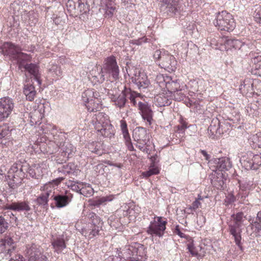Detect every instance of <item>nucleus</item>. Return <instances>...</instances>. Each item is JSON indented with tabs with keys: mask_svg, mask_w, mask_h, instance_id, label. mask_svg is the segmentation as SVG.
I'll use <instances>...</instances> for the list:
<instances>
[{
	"mask_svg": "<svg viewBox=\"0 0 261 261\" xmlns=\"http://www.w3.org/2000/svg\"><path fill=\"white\" fill-rule=\"evenodd\" d=\"M44 133L48 135L49 141L56 144L55 150L60 149L64 156L69 158L75 151V148L68 141H66L65 134L57 130L56 126L50 124L46 125L43 129Z\"/></svg>",
	"mask_w": 261,
	"mask_h": 261,
	"instance_id": "nucleus-1",
	"label": "nucleus"
},
{
	"mask_svg": "<svg viewBox=\"0 0 261 261\" xmlns=\"http://www.w3.org/2000/svg\"><path fill=\"white\" fill-rule=\"evenodd\" d=\"M47 171L46 165L43 163L34 164L29 167L22 166L20 164H14L9 170L8 176L9 177H11L13 178L14 181H15L14 179H16V181H18L19 179H21L24 177L26 172L32 177L38 179Z\"/></svg>",
	"mask_w": 261,
	"mask_h": 261,
	"instance_id": "nucleus-2",
	"label": "nucleus"
},
{
	"mask_svg": "<svg viewBox=\"0 0 261 261\" xmlns=\"http://www.w3.org/2000/svg\"><path fill=\"white\" fill-rule=\"evenodd\" d=\"M126 261H144L146 259V251L144 246L139 243L125 246L118 253Z\"/></svg>",
	"mask_w": 261,
	"mask_h": 261,
	"instance_id": "nucleus-3",
	"label": "nucleus"
},
{
	"mask_svg": "<svg viewBox=\"0 0 261 261\" xmlns=\"http://www.w3.org/2000/svg\"><path fill=\"white\" fill-rule=\"evenodd\" d=\"M91 122L95 129L103 137L111 138L114 135L113 127L105 114L101 112L96 114L93 116Z\"/></svg>",
	"mask_w": 261,
	"mask_h": 261,
	"instance_id": "nucleus-4",
	"label": "nucleus"
},
{
	"mask_svg": "<svg viewBox=\"0 0 261 261\" xmlns=\"http://www.w3.org/2000/svg\"><path fill=\"white\" fill-rule=\"evenodd\" d=\"M211 45L213 48L221 51L228 50L232 48L235 49H246L247 45L241 40L228 37L213 38L211 40Z\"/></svg>",
	"mask_w": 261,
	"mask_h": 261,
	"instance_id": "nucleus-5",
	"label": "nucleus"
},
{
	"mask_svg": "<svg viewBox=\"0 0 261 261\" xmlns=\"http://www.w3.org/2000/svg\"><path fill=\"white\" fill-rule=\"evenodd\" d=\"M87 216L91 222L82 229V233L89 239H91L98 236L99 231L102 228L103 222L93 212H89Z\"/></svg>",
	"mask_w": 261,
	"mask_h": 261,
	"instance_id": "nucleus-6",
	"label": "nucleus"
},
{
	"mask_svg": "<svg viewBox=\"0 0 261 261\" xmlns=\"http://www.w3.org/2000/svg\"><path fill=\"white\" fill-rule=\"evenodd\" d=\"M1 49L2 54L4 55L9 56L16 60L20 67L22 66L23 61L28 60L29 59L28 55L22 53L21 48L18 46L15 45L12 43H4Z\"/></svg>",
	"mask_w": 261,
	"mask_h": 261,
	"instance_id": "nucleus-7",
	"label": "nucleus"
},
{
	"mask_svg": "<svg viewBox=\"0 0 261 261\" xmlns=\"http://www.w3.org/2000/svg\"><path fill=\"white\" fill-rule=\"evenodd\" d=\"M214 24L219 30L227 32L233 31L236 27L232 15L225 11L217 14Z\"/></svg>",
	"mask_w": 261,
	"mask_h": 261,
	"instance_id": "nucleus-8",
	"label": "nucleus"
},
{
	"mask_svg": "<svg viewBox=\"0 0 261 261\" xmlns=\"http://www.w3.org/2000/svg\"><path fill=\"white\" fill-rule=\"evenodd\" d=\"M156 84L164 92H168L169 94H172L179 89L180 86L177 80H172L169 76L159 74L155 79Z\"/></svg>",
	"mask_w": 261,
	"mask_h": 261,
	"instance_id": "nucleus-9",
	"label": "nucleus"
},
{
	"mask_svg": "<svg viewBox=\"0 0 261 261\" xmlns=\"http://www.w3.org/2000/svg\"><path fill=\"white\" fill-rule=\"evenodd\" d=\"M98 93L94 92L92 89L85 91L82 95L83 101L89 112H95L98 110L101 107L99 105V100L97 98Z\"/></svg>",
	"mask_w": 261,
	"mask_h": 261,
	"instance_id": "nucleus-10",
	"label": "nucleus"
},
{
	"mask_svg": "<svg viewBox=\"0 0 261 261\" xmlns=\"http://www.w3.org/2000/svg\"><path fill=\"white\" fill-rule=\"evenodd\" d=\"M167 221L165 218L162 217L155 216L154 220L151 221L147 229L148 234L162 237L164 233V231L166 228V224Z\"/></svg>",
	"mask_w": 261,
	"mask_h": 261,
	"instance_id": "nucleus-11",
	"label": "nucleus"
},
{
	"mask_svg": "<svg viewBox=\"0 0 261 261\" xmlns=\"http://www.w3.org/2000/svg\"><path fill=\"white\" fill-rule=\"evenodd\" d=\"M102 67L109 80H116L118 79L119 69L114 56H111L106 58Z\"/></svg>",
	"mask_w": 261,
	"mask_h": 261,
	"instance_id": "nucleus-12",
	"label": "nucleus"
},
{
	"mask_svg": "<svg viewBox=\"0 0 261 261\" xmlns=\"http://www.w3.org/2000/svg\"><path fill=\"white\" fill-rule=\"evenodd\" d=\"M240 163L246 170H257L261 165V153L254 154L248 152L241 158Z\"/></svg>",
	"mask_w": 261,
	"mask_h": 261,
	"instance_id": "nucleus-13",
	"label": "nucleus"
},
{
	"mask_svg": "<svg viewBox=\"0 0 261 261\" xmlns=\"http://www.w3.org/2000/svg\"><path fill=\"white\" fill-rule=\"evenodd\" d=\"M43 249L35 244L26 246L25 254L29 261H46L47 258L43 253Z\"/></svg>",
	"mask_w": 261,
	"mask_h": 261,
	"instance_id": "nucleus-14",
	"label": "nucleus"
},
{
	"mask_svg": "<svg viewBox=\"0 0 261 261\" xmlns=\"http://www.w3.org/2000/svg\"><path fill=\"white\" fill-rule=\"evenodd\" d=\"M126 89L127 87L124 86L122 90L114 89L108 92V95L111 101L114 102L116 107L119 109H122L125 106L127 101L126 94L125 93Z\"/></svg>",
	"mask_w": 261,
	"mask_h": 261,
	"instance_id": "nucleus-15",
	"label": "nucleus"
},
{
	"mask_svg": "<svg viewBox=\"0 0 261 261\" xmlns=\"http://www.w3.org/2000/svg\"><path fill=\"white\" fill-rule=\"evenodd\" d=\"M135 72L134 73H132L130 70L129 75L131 76L132 82L137 86L138 88L141 91L144 92L145 89L149 87L150 82L144 72L137 71L136 69H135Z\"/></svg>",
	"mask_w": 261,
	"mask_h": 261,
	"instance_id": "nucleus-16",
	"label": "nucleus"
},
{
	"mask_svg": "<svg viewBox=\"0 0 261 261\" xmlns=\"http://www.w3.org/2000/svg\"><path fill=\"white\" fill-rule=\"evenodd\" d=\"M210 168L216 172L217 171H223L229 170L232 167L230 159L227 157L215 159L209 162Z\"/></svg>",
	"mask_w": 261,
	"mask_h": 261,
	"instance_id": "nucleus-17",
	"label": "nucleus"
},
{
	"mask_svg": "<svg viewBox=\"0 0 261 261\" xmlns=\"http://www.w3.org/2000/svg\"><path fill=\"white\" fill-rule=\"evenodd\" d=\"M13 108L14 102L12 98L9 97L0 98V122L8 117Z\"/></svg>",
	"mask_w": 261,
	"mask_h": 261,
	"instance_id": "nucleus-18",
	"label": "nucleus"
},
{
	"mask_svg": "<svg viewBox=\"0 0 261 261\" xmlns=\"http://www.w3.org/2000/svg\"><path fill=\"white\" fill-rule=\"evenodd\" d=\"M181 0H163L162 9L168 16H173L180 10Z\"/></svg>",
	"mask_w": 261,
	"mask_h": 261,
	"instance_id": "nucleus-19",
	"label": "nucleus"
},
{
	"mask_svg": "<svg viewBox=\"0 0 261 261\" xmlns=\"http://www.w3.org/2000/svg\"><path fill=\"white\" fill-rule=\"evenodd\" d=\"M89 78L94 84L102 83L106 80L109 79L104 72L101 66H95L90 72Z\"/></svg>",
	"mask_w": 261,
	"mask_h": 261,
	"instance_id": "nucleus-20",
	"label": "nucleus"
},
{
	"mask_svg": "<svg viewBox=\"0 0 261 261\" xmlns=\"http://www.w3.org/2000/svg\"><path fill=\"white\" fill-rule=\"evenodd\" d=\"M177 61L174 57L169 54L167 51L162 57V61L159 62L161 68L165 69L168 72L174 71L176 69Z\"/></svg>",
	"mask_w": 261,
	"mask_h": 261,
	"instance_id": "nucleus-21",
	"label": "nucleus"
},
{
	"mask_svg": "<svg viewBox=\"0 0 261 261\" xmlns=\"http://www.w3.org/2000/svg\"><path fill=\"white\" fill-rule=\"evenodd\" d=\"M138 106L141 111L142 117L145 122L146 125L150 126L154 121L152 118L153 112L150 106L140 101L138 103Z\"/></svg>",
	"mask_w": 261,
	"mask_h": 261,
	"instance_id": "nucleus-22",
	"label": "nucleus"
},
{
	"mask_svg": "<svg viewBox=\"0 0 261 261\" xmlns=\"http://www.w3.org/2000/svg\"><path fill=\"white\" fill-rule=\"evenodd\" d=\"M222 125L217 118H213L208 128V135L210 137L215 139L223 134Z\"/></svg>",
	"mask_w": 261,
	"mask_h": 261,
	"instance_id": "nucleus-23",
	"label": "nucleus"
},
{
	"mask_svg": "<svg viewBox=\"0 0 261 261\" xmlns=\"http://www.w3.org/2000/svg\"><path fill=\"white\" fill-rule=\"evenodd\" d=\"M55 201V205L58 208H62L68 205L71 201L73 195L70 193L66 192L65 194L53 195L51 196Z\"/></svg>",
	"mask_w": 261,
	"mask_h": 261,
	"instance_id": "nucleus-24",
	"label": "nucleus"
},
{
	"mask_svg": "<svg viewBox=\"0 0 261 261\" xmlns=\"http://www.w3.org/2000/svg\"><path fill=\"white\" fill-rule=\"evenodd\" d=\"M242 226L240 224H233L230 223L228 224V229L230 233L232 236L236 244L242 250V247L241 244V233L242 232Z\"/></svg>",
	"mask_w": 261,
	"mask_h": 261,
	"instance_id": "nucleus-25",
	"label": "nucleus"
},
{
	"mask_svg": "<svg viewBox=\"0 0 261 261\" xmlns=\"http://www.w3.org/2000/svg\"><path fill=\"white\" fill-rule=\"evenodd\" d=\"M4 210H10L17 212H29L31 207L27 201H18L7 204L4 206Z\"/></svg>",
	"mask_w": 261,
	"mask_h": 261,
	"instance_id": "nucleus-26",
	"label": "nucleus"
},
{
	"mask_svg": "<svg viewBox=\"0 0 261 261\" xmlns=\"http://www.w3.org/2000/svg\"><path fill=\"white\" fill-rule=\"evenodd\" d=\"M15 242L9 236H6L2 240L1 247L2 250L7 255L11 256L15 250Z\"/></svg>",
	"mask_w": 261,
	"mask_h": 261,
	"instance_id": "nucleus-27",
	"label": "nucleus"
},
{
	"mask_svg": "<svg viewBox=\"0 0 261 261\" xmlns=\"http://www.w3.org/2000/svg\"><path fill=\"white\" fill-rule=\"evenodd\" d=\"M64 179V177H60L55 179L49 181L48 183L44 184L43 186L41 187L40 190L43 191L42 193L44 195L47 194V196L54 195L55 187L57 186L61 181Z\"/></svg>",
	"mask_w": 261,
	"mask_h": 261,
	"instance_id": "nucleus-28",
	"label": "nucleus"
},
{
	"mask_svg": "<svg viewBox=\"0 0 261 261\" xmlns=\"http://www.w3.org/2000/svg\"><path fill=\"white\" fill-rule=\"evenodd\" d=\"M51 245L55 252L57 253L63 252L66 248L65 237L64 235H59L53 239Z\"/></svg>",
	"mask_w": 261,
	"mask_h": 261,
	"instance_id": "nucleus-29",
	"label": "nucleus"
},
{
	"mask_svg": "<svg viewBox=\"0 0 261 261\" xmlns=\"http://www.w3.org/2000/svg\"><path fill=\"white\" fill-rule=\"evenodd\" d=\"M154 103L158 107L168 106L171 103V98L167 92H164L156 95L154 98Z\"/></svg>",
	"mask_w": 261,
	"mask_h": 261,
	"instance_id": "nucleus-30",
	"label": "nucleus"
},
{
	"mask_svg": "<svg viewBox=\"0 0 261 261\" xmlns=\"http://www.w3.org/2000/svg\"><path fill=\"white\" fill-rule=\"evenodd\" d=\"M211 179L213 186L218 190H224L226 187V178L222 172L216 173Z\"/></svg>",
	"mask_w": 261,
	"mask_h": 261,
	"instance_id": "nucleus-31",
	"label": "nucleus"
},
{
	"mask_svg": "<svg viewBox=\"0 0 261 261\" xmlns=\"http://www.w3.org/2000/svg\"><path fill=\"white\" fill-rule=\"evenodd\" d=\"M133 138L135 141L148 142L149 135L147 130L143 127H137L133 131Z\"/></svg>",
	"mask_w": 261,
	"mask_h": 261,
	"instance_id": "nucleus-32",
	"label": "nucleus"
},
{
	"mask_svg": "<svg viewBox=\"0 0 261 261\" xmlns=\"http://www.w3.org/2000/svg\"><path fill=\"white\" fill-rule=\"evenodd\" d=\"M20 68V67L19 66ZM23 67L31 75H32L34 80L38 83L39 85H41V82L40 80V75L39 72V67L35 64H27L23 66V63L22 66L20 68Z\"/></svg>",
	"mask_w": 261,
	"mask_h": 261,
	"instance_id": "nucleus-33",
	"label": "nucleus"
},
{
	"mask_svg": "<svg viewBox=\"0 0 261 261\" xmlns=\"http://www.w3.org/2000/svg\"><path fill=\"white\" fill-rule=\"evenodd\" d=\"M120 123L121 130L127 148L129 150L133 151L134 150V148L131 142L130 137L128 133L127 123L126 121L123 119L120 120Z\"/></svg>",
	"mask_w": 261,
	"mask_h": 261,
	"instance_id": "nucleus-34",
	"label": "nucleus"
},
{
	"mask_svg": "<svg viewBox=\"0 0 261 261\" xmlns=\"http://www.w3.org/2000/svg\"><path fill=\"white\" fill-rule=\"evenodd\" d=\"M59 171L72 176H76L80 172L77 166L72 163H69L63 165L61 168H59Z\"/></svg>",
	"mask_w": 261,
	"mask_h": 261,
	"instance_id": "nucleus-35",
	"label": "nucleus"
},
{
	"mask_svg": "<svg viewBox=\"0 0 261 261\" xmlns=\"http://www.w3.org/2000/svg\"><path fill=\"white\" fill-rule=\"evenodd\" d=\"M240 90L243 94L250 93V94L255 93L254 89V80L248 79L244 80L243 84L240 86Z\"/></svg>",
	"mask_w": 261,
	"mask_h": 261,
	"instance_id": "nucleus-36",
	"label": "nucleus"
},
{
	"mask_svg": "<svg viewBox=\"0 0 261 261\" xmlns=\"http://www.w3.org/2000/svg\"><path fill=\"white\" fill-rule=\"evenodd\" d=\"M23 92L26 99L30 101L34 99L37 94L35 87L32 84H30L24 85Z\"/></svg>",
	"mask_w": 261,
	"mask_h": 261,
	"instance_id": "nucleus-37",
	"label": "nucleus"
},
{
	"mask_svg": "<svg viewBox=\"0 0 261 261\" xmlns=\"http://www.w3.org/2000/svg\"><path fill=\"white\" fill-rule=\"evenodd\" d=\"M29 118L31 125H39L41 123L43 115L41 114L39 111L36 110L29 114Z\"/></svg>",
	"mask_w": 261,
	"mask_h": 261,
	"instance_id": "nucleus-38",
	"label": "nucleus"
},
{
	"mask_svg": "<svg viewBox=\"0 0 261 261\" xmlns=\"http://www.w3.org/2000/svg\"><path fill=\"white\" fill-rule=\"evenodd\" d=\"M249 229L252 230V232L250 234L251 235L253 234V235L256 237L261 236V223L257 221L256 220L254 222H252L248 226V232L249 231Z\"/></svg>",
	"mask_w": 261,
	"mask_h": 261,
	"instance_id": "nucleus-39",
	"label": "nucleus"
},
{
	"mask_svg": "<svg viewBox=\"0 0 261 261\" xmlns=\"http://www.w3.org/2000/svg\"><path fill=\"white\" fill-rule=\"evenodd\" d=\"M188 249L189 251L193 256H197L203 255L204 251L203 250L202 246L199 245L195 246L193 243L189 244L188 245Z\"/></svg>",
	"mask_w": 261,
	"mask_h": 261,
	"instance_id": "nucleus-40",
	"label": "nucleus"
},
{
	"mask_svg": "<svg viewBox=\"0 0 261 261\" xmlns=\"http://www.w3.org/2000/svg\"><path fill=\"white\" fill-rule=\"evenodd\" d=\"M251 14L256 22L261 23L260 5H256L252 7L251 9Z\"/></svg>",
	"mask_w": 261,
	"mask_h": 261,
	"instance_id": "nucleus-41",
	"label": "nucleus"
},
{
	"mask_svg": "<svg viewBox=\"0 0 261 261\" xmlns=\"http://www.w3.org/2000/svg\"><path fill=\"white\" fill-rule=\"evenodd\" d=\"M80 194L87 197L91 196L93 194V189L90 184L83 182Z\"/></svg>",
	"mask_w": 261,
	"mask_h": 261,
	"instance_id": "nucleus-42",
	"label": "nucleus"
},
{
	"mask_svg": "<svg viewBox=\"0 0 261 261\" xmlns=\"http://www.w3.org/2000/svg\"><path fill=\"white\" fill-rule=\"evenodd\" d=\"M243 218L244 214L242 212L238 213L236 215L233 214L231 216L232 219L230 223L240 224V225L243 226Z\"/></svg>",
	"mask_w": 261,
	"mask_h": 261,
	"instance_id": "nucleus-43",
	"label": "nucleus"
},
{
	"mask_svg": "<svg viewBox=\"0 0 261 261\" xmlns=\"http://www.w3.org/2000/svg\"><path fill=\"white\" fill-rule=\"evenodd\" d=\"M48 198L49 197L47 196V194L44 195L42 193L36 199V202L38 205L42 206L43 207H46L48 206Z\"/></svg>",
	"mask_w": 261,
	"mask_h": 261,
	"instance_id": "nucleus-44",
	"label": "nucleus"
},
{
	"mask_svg": "<svg viewBox=\"0 0 261 261\" xmlns=\"http://www.w3.org/2000/svg\"><path fill=\"white\" fill-rule=\"evenodd\" d=\"M89 149L91 152L95 153V154L100 155L103 153V150L100 143L95 142L91 144L89 147Z\"/></svg>",
	"mask_w": 261,
	"mask_h": 261,
	"instance_id": "nucleus-45",
	"label": "nucleus"
},
{
	"mask_svg": "<svg viewBox=\"0 0 261 261\" xmlns=\"http://www.w3.org/2000/svg\"><path fill=\"white\" fill-rule=\"evenodd\" d=\"M187 124L186 122H184L181 124V125H178L176 127V129L175 130V133L179 135V136H177L176 135V137L178 138L182 137L185 130L188 128Z\"/></svg>",
	"mask_w": 261,
	"mask_h": 261,
	"instance_id": "nucleus-46",
	"label": "nucleus"
},
{
	"mask_svg": "<svg viewBox=\"0 0 261 261\" xmlns=\"http://www.w3.org/2000/svg\"><path fill=\"white\" fill-rule=\"evenodd\" d=\"M125 93L126 94V98H129L133 105L135 106L137 104L136 97H137L138 94L134 91H132L131 89L128 87H127L126 91H125Z\"/></svg>",
	"mask_w": 261,
	"mask_h": 261,
	"instance_id": "nucleus-47",
	"label": "nucleus"
},
{
	"mask_svg": "<svg viewBox=\"0 0 261 261\" xmlns=\"http://www.w3.org/2000/svg\"><path fill=\"white\" fill-rule=\"evenodd\" d=\"M170 97L171 98H173L176 101L182 100L185 97V95L181 92L180 89H178L176 92H173L172 94H170Z\"/></svg>",
	"mask_w": 261,
	"mask_h": 261,
	"instance_id": "nucleus-48",
	"label": "nucleus"
},
{
	"mask_svg": "<svg viewBox=\"0 0 261 261\" xmlns=\"http://www.w3.org/2000/svg\"><path fill=\"white\" fill-rule=\"evenodd\" d=\"M11 130L8 124L0 126V139L10 135Z\"/></svg>",
	"mask_w": 261,
	"mask_h": 261,
	"instance_id": "nucleus-49",
	"label": "nucleus"
},
{
	"mask_svg": "<svg viewBox=\"0 0 261 261\" xmlns=\"http://www.w3.org/2000/svg\"><path fill=\"white\" fill-rule=\"evenodd\" d=\"M49 70L50 73L54 77L60 76L62 75L61 68L57 65H52Z\"/></svg>",
	"mask_w": 261,
	"mask_h": 261,
	"instance_id": "nucleus-50",
	"label": "nucleus"
},
{
	"mask_svg": "<svg viewBox=\"0 0 261 261\" xmlns=\"http://www.w3.org/2000/svg\"><path fill=\"white\" fill-rule=\"evenodd\" d=\"M115 11V7L112 4H107L105 9V15L106 16L111 17Z\"/></svg>",
	"mask_w": 261,
	"mask_h": 261,
	"instance_id": "nucleus-51",
	"label": "nucleus"
},
{
	"mask_svg": "<svg viewBox=\"0 0 261 261\" xmlns=\"http://www.w3.org/2000/svg\"><path fill=\"white\" fill-rule=\"evenodd\" d=\"M8 223L5 219V218L1 216H0V233L4 232L8 228Z\"/></svg>",
	"mask_w": 261,
	"mask_h": 261,
	"instance_id": "nucleus-52",
	"label": "nucleus"
},
{
	"mask_svg": "<svg viewBox=\"0 0 261 261\" xmlns=\"http://www.w3.org/2000/svg\"><path fill=\"white\" fill-rule=\"evenodd\" d=\"M137 144L136 145V147H137L140 150L146 153H149V150L146 146L147 142H144L141 141H136Z\"/></svg>",
	"mask_w": 261,
	"mask_h": 261,
	"instance_id": "nucleus-53",
	"label": "nucleus"
},
{
	"mask_svg": "<svg viewBox=\"0 0 261 261\" xmlns=\"http://www.w3.org/2000/svg\"><path fill=\"white\" fill-rule=\"evenodd\" d=\"M83 185V182H74L71 184L70 187L73 191L80 193Z\"/></svg>",
	"mask_w": 261,
	"mask_h": 261,
	"instance_id": "nucleus-54",
	"label": "nucleus"
},
{
	"mask_svg": "<svg viewBox=\"0 0 261 261\" xmlns=\"http://www.w3.org/2000/svg\"><path fill=\"white\" fill-rule=\"evenodd\" d=\"M248 191H243V192L242 191L240 190V191L237 195L238 199L241 202L243 203H245L244 201L245 200V198L248 196Z\"/></svg>",
	"mask_w": 261,
	"mask_h": 261,
	"instance_id": "nucleus-55",
	"label": "nucleus"
},
{
	"mask_svg": "<svg viewBox=\"0 0 261 261\" xmlns=\"http://www.w3.org/2000/svg\"><path fill=\"white\" fill-rule=\"evenodd\" d=\"M254 89L257 94L261 95V81L260 80H254Z\"/></svg>",
	"mask_w": 261,
	"mask_h": 261,
	"instance_id": "nucleus-56",
	"label": "nucleus"
},
{
	"mask_svg": "<svg viewBox=\"0 0 261 261\" xmlns=\"http://www.w3.org/2000/svg\"><path fill=\"white\" fill-rule=\"evenodd\" d=\"M166 51L163 50H156L153 54V58L154 59L159 60L160 62L162 61V57L166 54Z\"/></svg>",
	"mask_w": 261,
	"mask_h": 261,
	"instance_id": "nucleus-57",
	"label": "nucleus"
},
{
	"mask_svg": "<svg viewBox=\"0 0 261 261\" xmlns=\"http://www.w3.org/2000/svg\"><path fill=\"white\" fill-rule=\"evenodd\" d=\"M10 258L9 261H24V257L20 254H16L15 252L13 253V255H9Z\"/></svg>",
	"mask_w": 261,
	"mask_h": 261,
	"instance_id": "nucleus-58",
	"label": "nucleus"
},
{
	"mask_svg": "<svg viewBox=\"0 0 261 261\" xmlns=\"http://www.w3.org/2000/svg\"><path fill=\"white\" fill-rule=\"evenodd\" d=\"M202 199L203 198L201 197V196L199 195L198 198L192 203L189 208L191 210H193L194 211L196 210L197 208L199 207V206L201 204L200 200Z\"/></svg>",
	"mask_w": 261,
	"mask_h": 261,
	"instance_id": "nucleus-59",
	"label": "nucleus"
},
{
	"mask_svg": "<svg viewBox=\"0 0 261 261\" xmlns=\"http://www.w3.org/2000/svg\"><path fill=\"white\" fill-rule=\"evenodd\" d=\"M113 200V196H105L99 198L96 202V204L100 205L105 204L107 201H111Z\"/></svg>",
	"mask_w": 261,
	"mask_h": 261,
	"instance_id": "nucleus-60",
	"label": "nucleus"
},
{
	"mask_svg": "<svg viewBox=\"0 0 261 261\" xmlns=\"http://www.w3.org/2000/svg\"><path fill=\"white\" fill-rule=\"evenodd\" d=\"M251 186L250 183L247 182H240V190L245 191H248Z\"/></svg>",
	"mask_w": 261,
	"mask_h": 261,
	"instance_id": "nucleus-61",
	"label": "nucleus"
},
{
	"mask_svg": "<svg viewBox=\"0 0 261 261\" xmlns=\"http://www.w3.org/2000/svg\"><path fill=\"white\" fill-rule=\"evenodd\" d=\"M174 233L178 235L181 238H187L188 236L185 234L184 233L182 232L180 229L179 225H176L175 228H174V230L173 231Z\"/></svg>",
	"mask_w": 261,
	"mask_h": 261,
	"instance_id": "nucleus-62",
	"label": "nucleus"
},
{
	"mask_svg": "<svg viewBox=\"0 0 261 261\" xmlns=\"http://www.w3.org/2000/svg\"><path fill=\"white\" fill-rule=\"evenodd\" d=\"M200 82V83H202V81H201V80H199V82H196L195 81H191L189 83H188V87H191L193 89V90H195V91H198V88L197 87V84L198 83Z\"/></svg>",
	"mask_w": 261,
	"mask_h": 261,
	"instance_id": "nucleus-63",
	"label": "nucleus"
},
{
	"mask_svg": "<svg viewBox=\"0 0 261 261\" xmlns=\"http://www.w3.org/2000/svg\"><path fill=\"white\" fill-rule=\"evenodd\" d=\"M261 139V133H258L255 135H253L252 138H250V139L253 140V142L257 145H259V139Z\"/></svg>",
	"mask_w": 261,
	"mask_h": 261,
	"instance_id": "nucleus-64",
	"label": "nucleus"
}]
</instances>
